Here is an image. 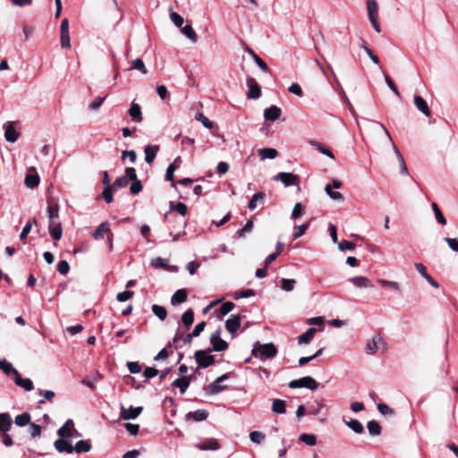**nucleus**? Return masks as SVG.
Returning <instances> with one entry per match:
<instances>
[{
  "instance_id": "f257e3e1",
  "label": "nucleus",
  "mask_w": 458,
  "mask_h": 458,
  "mask_svg": "<svg viewBox=\"0 0 458 458\" xmlns=\"http://www.w3.org/2000/svg\"><path fill=\"white\" fill-rule=\"evenodd\" d=\"M47 216H48V231L50 235L56 241L60 240L63 235L62 225L59 222V206L57 203L52 204L47 202Z\"/></svg>"
},
{
  "instance_id": "f03ea898",
  "label": "nucleus",
  "mask_w": 458,
  "mask_h": 458,
  "mask_svg": "<svg viewBox=\"0 0 458 458\" xmlns=\"http://www.w3.org/2000/svg\"><path fill=\"white\" fill-rule=\"evenodd\" d=\"M252 356L259 358L260 360L265 361L268 359H273L277 354V348L272 343L260 344L257 342L254 344L252 351Z\"/></svg>"
},
{
  "instance_id": "7ed1b4c3",
  "label": "nucleus",
  "mask_w": 458,
  "mask_h": 458,
  "mask_svg": "<svg viewBox=\"0 0 458 458\" xmlns=\"http://www.w3.org/2000/svg\"><path fill=\"white\" fill-rule=\"evenodd\" d=\"M211 349L198 350L194 353L195 360L199 368L206 369L215 362V358L210 354Z\"/></svg>"
},
{
  "instance_id": "20e7f679",
  "label": "nucleus",
  "mask_w": 458,
  "mask_h": 458,
  "mask_svg": "<svg viewBox=\"0 0 458 458\" xmlns=\"http://www.w3.org/2000/svg\"><path fill=\"white\" fill-rule=\"evenodd\" d=\"M318 383L312 377H310V376H306V377H303L299 379L292 380L289 383V387L293 388V389L304 387V388L314 391L318 388Z\"/></svg>"
},
{
  "instance_id": "39448f33",
  "label": "nucleus",
  "mask_w": 458,
  "mask_h": 458,
  "mask_svg": "<svg viewBox=\"0 0 458 458\" xmlns=\"http://www.w3.org/2000/svg\"><path fill=\"white\" fill-rule=\"evenodd\" d=\"M210 344H212L211 352H225L228 349L226 341L221 338L220 329L216 330L210 336Z\"/></svg>"
},
{
  "instance_id": "423d86ee",
  "label": "nucleus",
  "mask_w": 458,
  "mask_h": 458,
  "mask_svg": "<svg viewBox=\"0 0 458 458\" xmlns=\"http://www.w3.org/2000/svg\"><path fill=\"white\" fill-rule=\"evenodd\" d=\"M273 179L275 181H280L285 187L295 185L299 181V177L297 174L285 172H281L277 174L276 175L274 176Z\"/></svg>"
},
{
  "instance_id": "0eeeda50",
  "label": "nucleus",
  "mask_w": 458,
  "mask_h": 458,
  "mask_svg": "<svg viewBox=\"0 0 458 458\" xmlns=\"http://www.w3.org/2000/svg\"><path fill=\"white\" fill-rule=\"evenodd\" d=\"M142 411V407H133L131 405L126 409L123 405H121L120 418L124 420H130L136 419Z\"/></svg>"
},
{
  "instance_id": "6e6552de",
  "label": "nucleus",
  "mask_w": 458,
  "mask_h": 458,
  "mask_svg": "<svg viewBox=\"0 0 458 458\" xmlns=\"http://www.w3.org/2000/svg\"><path fill=\"white\" fill-rule=\"evenodd\" d=\"M246 84L249 88V90L247 92V97L249 98H252V99L259 98L261 95V89L259 86L256 80L252 77H248L246 79Z\"/></svg>"
},
{
  "instance_id": "1a4fd4ad",
  "label": "nucleus",
  "mask_w": 458,
  "mask_h": 458,
  "mask_svg": "<svg viewBox=\"0 0 458 458\" xmlns=\"http://www.w3.org/2000/svg\"><path fill=\"white\" fill-rule=\"evenodd\" d=\"M241 327V317L240 315H232L225 321V328L232 335L233 337L235 336L236 332Z\"/></svg>"
},
{
  "instance_id": "9d476101",
  "label": "nucleus",
  "mask_w": 458,
  "mask_h": 458,
  "mask_svg": "<svg viewBox=\"0 0 458 458\" xmlns=\"http://www.w3.org/2000/svg\"><path fill=\"white\" fill-rule=\"evenodd\" d=\"M195 447L201 451H216L220 448V445L215 438H206L204 441L195 444Z\"/></svg>"
},
{
  "instance_id": "9b49d317",
  "label": "nucleus",
  "mask_w": 458,
  "mask_h": 458,
  "mask_svg": "<svg viewBox=\"0 0 458 458\" xmlns=\"http://www.w3.org/2000/svg\"><path fill=\"white\" fill-rule=\"evenodd\" d=\"M4 138L6 141L13 143L18 140L20 133L13 127V123L7 122L6 123H4Z\"/></svg>"
},
{
  "instance_id": "f8f14e48",
  "label": "nucleus",
  "mask_w": 458,
  "mask_h": 458,
  "mask_svg": "<svg viewBox=\"0 0 458 458\" xmlns=\"http://www.w3.org/2000/svg\"><path fill=\"white\" fill-rule=\"evenodd\" d=\"M54 445L59 453L72 454L73 452V446L68 438L60 437L55 441Z\"/></svg>"
},
{
  "instance_id": "ddd939ff",
  "label": "nucleus",
  "mask_w": 458,
  "mask_h": 458,
  "mask_svg": "<svg viewBox=\"0 0 458 458\" xmlns=\"http://www.w3.org/2000/svg\"><path fill=\"white\" fill-rule=\"evenodd\" d=\"M380 344H385L382 336L379 334H375L372 339L369 340L366 344V352L368 354H374Z\"/></svg>"
},
{
  "instance_id": "4468645a",
  "label": "nucleus",
  "mask_w": 458,
  "mask_h": 458,
  "mask_svg": "<svg viewBox=\"0 0 458 458\" xmlns=\"http://www.w3.org/2000/svg\"><path fill=\"white\" fill-rule=\"evenodd\" d=\"M72 429H74V423L72 420L68 419L65 423L57 430V435L62 438H70L72 437Z\"/></svg>"
},
{
  "instance_id": "2eb2a0df",
  "label": "nucleus",
  "mask_w": 458,
  "mask_h": 458,
  "mask_svg": "<svg viewBox=\"0 0 458 458\" xmlns=\"http://www.w3.org/2000/svg\"><path fill=\"white\" fill-rule=\"evenodd\" d=\"M192 377H193V376L191 375V376H182L179 378H176L172 383V386L178 387L180 389L181 394H184L186 392V390L188 389Z\"/></svg>"
},
{
  "instance_id": "dca6fc26",
  "label": "nucleus",
  "mask_w": 458,
  "mask_h": 458,
  "mask_svg": "<svg viewBox=\"0 0 458 458\" xmlns=\"http://www.w3.org/2000/svg\"><path fill=\"white\" fill-rule=\"evenodd\" d=\"M414 105L416 106L418 110L420 111L424 115H426L427 117L431 116V111L428 106V103L422 97L415 95Z\"/></svg>"
},
{
  "instance_id": "f3484780",
  "label": "nucleus",
  "mask_w": 458,
  "mask_h": 458,
  "mask_svg": "<svg viewBox=\"0 0 458 458\" xmlns=\"http://www.w3.org/2000/svg\"><path fill=\"white\" fill-rule=\"evenodd\" d=\"M109 233H112L110 229V224L109 222L105 221L96 228V230L92 233V237L95 240H99L102 239L105 234L108 235Z\"/></svg>"
},
{
  "instance_id": "a211bd4d",
  "label": "nucleus",
  "mask_w": 458,
  "mask_h": 458,
  "mask_svg": "<svg viewBox=\"0 0 458 458\" xmlns=\"http://www.w3.org/2000/svg\"><path fill=\"white\" fill-rule=\"evenodd\" d=\"M13 420L7 412L0 413V433H8L12 428Z\"/></svg>"
},
{
  "instance_id": "6ab92c4d",
  "label": "nucleus",
  "mask_w": 458,
  "mask_h": 458,
  "mask_svg": "<svg viewBox=\"0 0 458 458\" xmlns=\"http://www.w3.org/2000/svg\"><path fill=\"white\" fill-rule=\"evenodd\" d=\"M281 114H282V111L278 106H271L270 107L265 109L264 118L267 121L274 122L280 117Z\"/></svg>"
},
{
  "instance_id": "aec40b11",
  "label": "nucleus",
  "mask_w": 458,
  "mask_h": 458,
  "mask_svg": "<svg viewBox=\"0 0 458 458\" xmlns=\"http://www.w3.org/2000/svg\"><path fill=\"white\" fill-rule=\"evenodd\" d=\"M129 115L131 117V119L136 123H141L142 122V113L140 106L135 102H132L131 105V107L128 111Z\"/></svg>"
},
{
  "instance_id": "412c9836",
  "label": "nucleus",
  "mask_w": 458,
  "mask_h": 458,
  "mask_svg": "<svg viewBox=\"0 0 458 458\" xmlns=\"http://www.w3.org/2000/svg\"><path fill=\"white\" fill-rule=\"evenodd\" d=\"M349 282L352 283L358 288H369L372 287L370 280L362 276L350 277Z\"/></svg>"
},
{
  "instance_id": "4be33fe9",
  "label": "nucleus",
  "mask_w": 458,
  "mask_h": 458,
  "mask_svg": "<svg viewBox=\"0 0 458 458\" xmlns=\"http://www.w3.org/2000/svg\"><path fill=\"white\" fill-rule=\"evenodd\" d=\"M159 150L158 145H148L144 148L145 161L148 164H151L156 158L157 153Z\"/></svg>"
},
{
  "instance_id": "5701e85b",
  "label": "nucleus",
  "mask_w": 458,
  "mask_h": 458,
  "mask_svg": "<svg viewBox=\"0 0 458 458\" xmlns=\"http://www.w3.org/2000/svg\"><path fill=\"white\" fill-rule=\"evenodd\" d=\"M16 386L23 388L26 391H31L34 389L33 382L30 378H22L18 372L14 378Z\"/></svg>"
},
{
  "instance_id": "b1692460",
  "label": "nucleus",
  "mask_w": 458,
  "mask_h": 458,
  "mask_svg": "<svg viewBox=\"0 0 458 458\" xmlns=\"http://www.w3.org/2000/svg\"><path fill=\"white\" fill-rule=\"evenodd\" d=\"M317 332L315 327L308 328L302 335L298 336V344H309L311 340L314 338V335Z\"/></svg>"
},
{
  "instance_id": "393cba45",
  "label": "nucleus",
  "mask_w": 458,
  "mask_h": 458,
  "mask_svg": "<svg viewBox=\"0 0 458 458\" xmlns=\"http://www.w3.org/2000/svg\"><path fill=\"white\" fill-rule=\"evenodd\" d=\"M186 417L188 419H192L195 421H203L208 417V411L207 410L199 409L187 413Z\"/></svg>"
},
{
  "instance_id": "a878e982",
  "label": "nucleus",
  "mask_w": 458,
  "mask_h": 458,
  "mask_svg": "<svg viewBox=\"0 0 458 458\" xmlns=\"http://www.w3.org/2000/svg\"><path fill=\"white\" fill-rule=\"evenodd\" d=\"M310 146L314 147L318 152H320L321 154L334 159L335 158V156L333 154V152L327 148L322 143L317 141V140H309L308 142Z\"/></svg>"
},
{
  "instance_id": "bb28decb",
  "label": "nucleus",
  "mask_w": 458,
  "mask_h": 458,
  "mask_svg": "<svg viewBox=\"0 0 458 458\" xmlns=\"http://www.w3.org/2000/svg\"><path fill=\"white\" fill-rule=\"evenodd\" d=\"M0 369L8 376L11 374L16 376L19 372L15 368H13V364L5 359L0 360Z\"/></svg>"
},
{
  "instance_id": "cd10ccee",
  "label": "nucleus",
  "mask_w": 458,
  "mask_h": 458,
  "mask_svg": "<svg viewBox=\"0 0 458 458\" xmlns=\"http://www.w3.org/2000/svg\"><path fill=\"white\" fill-rule=\"evenodd\" d=\"M187 299V291L185 289L177 290L171 298L173 305L182 303Z\"/></svg>"
},
{
  "instance_id": "c85d7f7f",
  "label": "nucleus",
  "mask_w": 458,
  "mask_h": 458,
  "mask_svg": "<svg viewBox=\"0 0 458 458\" xmlns=\"http://www.w3.org/2000/svg\"><path fill=\"white\" fill-rule=\"evenodd\" d=\"M91 444L89 440H80L73 446V451L77 454L87 453L90 451Z\"/></svg>"
},
{
  "instance_id": "c756f323",
  "label": "nucleus",
  "mask_w": 458,
  "mask_h": 458,
  "mask_svg": "<svg viewBox=\"0 0 458 458\" xmlns=\"http://www.w3.org/2000/svg\"><path fill=\"white\" fill-rule=\"evenodd\" d=\"M367 9L369 21H371V18H377L378 13V5L376 0H368Z\"/></svg>"
},
{
  "instance_id": "7c9ffc66",
  "label": "nucleus",
  "mask_w": 458,
  "mask_h": 458,
  "mask_svg": "<svg viewBox=\"0 0 458 458\" xmlns=\"http://www.w3.org/2000/svg\"><path fill=\"white\" fill-rule=\"evenodd\" d=\"M431 208L437 223L440 224L441 225H445L447 223L446 218L445 217L437 204L436 202H432Z\"/></svg>"
},
{
  "instance_id": "2f4dec72",
  "label": "nucleus",
  "mask_w": 458,
  "mask_h": 458,
  "mask_svg": "<svg viewBox=\"0 0 458 458\" xmlns=\"http://www.w3.org/2000/svg\"><path fill=\"white\" fill-rule=\"evenodd\" d=\"M367 428L369 433L373 437L379 436L381 434L382 428L377 420H372L368 421Z\"/></svg>"
},
{
  "instance_id": "473e14b6",
  "label": "nucleus",
  "mask_w": 458,
  "mask_h": 458,
  "mask_svg": "<svg viewBox=\"0 0 458 458\" xmlns=\"http://www.w3.org/2000/svg\"><path fill=\"white\" fill-rule=\"evenodd\" d=\"M182 33L187 37L191 42L196 43L198 40V36L192 27L189 24L181 27Z\"/></svg>"
},
{
  "instance_id": "72a5a7b5",
  "label": "nucleus",
  "mask_w": 458,
  "mask_h": 458,
  "mask_svg": "<svg viewBox=\"0 0 458 458\" xmlns=\"http://www.w3.org/2000/svg\"><path fill=\"white\" fill-rule=\"evenodd\" d=\"M227 387H228L227 386L221 385L220 382H218L217 380H215L211 384L208 385L207 389L208 391V394H216L227 389Z\"/></svg>"
},
{
  "instance_id": "f704fd0d",
  "label": "nucleus",
  "mask_w": 458,
  "mask_h": 458,
  "mask_svg": "<svg viewBox=\"0 0 458 458\" xmlns=\"http://www.w3.org/2000/svg\"><path fill=\"white\" fill-rule=\"evenodd\" d=\"M272 411L278 414H284L286 411L285 402L280 399H273Z\"/></svg>"
},
{
  "instance_id": "c9c22d12",
  "label": "nucleus",
  "mask_w": 458,
  "mask_h": 458,
  "mask_svg": "<svg viewBox=\"0 0 458 458\" xmlns=\"http://www.w3.org/2000/svg\"><path fill=\"white\" fill-rule=\"evenodd\" d=\"M259 153L261 159H266V158L274 159L276 157V156L278 154L277 150L276 148H261V149H259Z\"/></svg>"
},
{
  "instance_id": "e433bc0d",
  "label": "nucleus",
  "mask_w": 458,
  "mask_h": 458,
  "mask_svg": "<svg viewBox=\"0 0 458 458\" xmlns=\"http://www.w3.org/2000/svg\"><path fill=\"white\" fill-rule=\"evenodd\" d=\"M264 199H265V194L263 192L259 191V192L254 193L249 202L248 208L250 210H254L257 208L258 201L262 202V201H264Z\"/></svg>"
},
{
  "instance_id": "4c0bfd02",
  "label": "nucleus",
  "mask_w": 458,
  "mask_h": 458,
  "mask_svg": "<svg viewBox=\"0 0 458 458\" xmlns=\"http://www.w3.org/2000/svg\"><path fill=\"white\" fill-rule=\"evenodd\" d=\"M346 425L356 434H361L364 432L363 425L356 419H352L346 422Z\"/></svg>"
},
{
  "instance_id": "58836bf2",
  "label": "nucleus",
  "mask_w": 458,
  "mask_h": 458,
  "mask_svg": "<svg viewBox=\"0 0 458 458\" xmlns=\"http://www.w3.org/2000/svg\"><path fill=\"white\" fill-rule=\"evenodd\" d=\"M24 182L28 188L33 189L38 185L39 176L37 174H26Z\"/></svg>"
},
{
  "instance_id": "ea45409f",
  "label": "nucleus",
  "mask_w": 458,
  "mask_h": 458,
  "mask_svg": "<svg viewBox=\"0 0 458 458\" xmlns=\"http://www.w3.org/2000/svg\"><path fill=\"white\" fill-rule=\"evenodd\" d=\"M14 422L19 427H25L30 422V415L29 412H23L15 417Z\"/></svg>"
},
{
  "instance_id": "a19ab883",
  "label": "nucleus",
  "mask_w": 458,
  "mask_h": 458,
  "mask_svg": "<svg viewBox=\"0 0 458 458\" xmlns=\"http://www.w3.org/2000/svg\"><path fill=\"white\" fill-rule=\"evenodd\" d=\"M332 189L333 188L331 187L330 184H327L325 187V191L332 199L337 200L340 202H344V195L339 191H334Z\"/></svg>"
},
{
  "instance_id": "79ce46f5",
  "label": "nucleus",
  "mask_w": 458,
  "mask_h": 458,
  "mask_svg": "<svg viewBox=\"0 0 458 458\" xmlns=\"http://www.w3.org/2000/svg\"><path fill=\"white\" fill-rule=\"evenodd\" d=\"M151 310L155 316H157L160 320H165L166 318L167 311L165 307L153 304Z\"/></svg>"
},
{
  "instance_id": "37998d69",
  "label": "nucleus",
  "mask_w": 458,
  "mask_h": 458,
  "mask_svg": "<svg viewBox=\"0 0 458 458\" xmlns=\"http://www.w3.org/2000/svg\"><path fill=\"white\" fill-rule=\"evenodd\" d=\"M299 440L310 446L317 445V437L314 434L303 433L299 437Z\"/></svg>"
},
{
  "instance_id": "c03bdc74",
  "label": "nucleus",
  "mask_w": 458,
  "mask_h": 458,
  "mask_svg": "<svg viewBox=\"0 0 458 458\" xmlns=\"http://www.w3.org/2000/svg\"><path fill=\"white\" fill-rule=\"evenodd\" d=\"M377 283L383 287H389L397 292L402 291L401 286L397 282L379 278L377 279Z\"/></svg>"
},
{
  "instance_id": "a18cd8bd",
  "label": "nucleus",
  "mask_w": 458,
  "mask_h": 458,
  "mask_svg": "<svg viewBox=\"0 0 458 458\" xmlns=\"http://www.w3.org/2000/svg\"><path fill=\"white\" fill-rule=\"evenodd\" d=\"M182 321L186 327L192 325L194 321V311L192 309L187 310L182 316Z\"/></svg>"
},
{
  "instance_id": "49530a36",
  "label": "nucleus",
  "mask_w": 458,
  "mask_h": 458,
  "mask_svg": "<svg viewBox=\"0 0 458 458\" xmlns=\"http://www.w3.org/2000/svg\"><path fill=\"white\" fill-rule=\"evenodd\" d=\"M38 394L44 397V399L38 401V404H43L46 401H51L55 395V392L52 390L38 389Z\"/></svg>"
},
{
  "instance_id": "de8ad7c7",
  "label": "nucleus",
  "mask_w": 458,
  "mask_h": 458,
  "mask_svg": "<svg viewBox=\"0 0 458 458\" xmlns=\"http://www.w3.org/2000/svg\"><path fill=\"white\" fill-rule=\"evenodd\" d=\"M295 284L296 281L294 279L283 278L281 280V288L285 292L293 291Z\"/></svg>"
},
{
  "instance_id": "09e8293b",
  "label": "nucleus",
  "mask_w": 458,
  "mask_h": 458,
  "mask_svg": "<svg viewBox=\"0 0 458 458\" xmlns=\"http://www.w3.org/2000/svg\"><path fill=\"white\" fill-rule=\"evenodd\" d=\"M250 439L255 444H262L265 440V434L260 431H252L250 433Z\"/></svg>"
},
{
  "instance_id": "8fccbe9b",
  "label": "nucleus",
  "mask_w": 458,
  "mask_h": 458,
  "mask_svg": "<svg viewBox=\"0 0 458 458\" xmlns=\"http://www.w3.org/2000/svg\"><path fill=\"white\" fill-rule=\"evenodd\" d=\"M151 266L155 268H166L168 266V260L161 257H157L151 260Z\"/></svg>"
},
{
  "instance_id": "3c124183",
  "label": "nucleus",
  "mask_w": 458,
  "mask_h": 458,
  "mask_svg": "<svg viewBox=\"0 0 458 458\" xmlns=\"http://www.w3.org/2000/svg\"><path fill=\"white\" fill-rule=\"evenodd\" d=\"M128 184L129 181L124 176H121L115 179V181L112 184V187L114 191H117L118 189L126 187Z\"/></svg>"
},
{
  "instance_id": "603ef678",
  "label": "nucleus",
  "mask_w": 458,
  "mask_h": 458,
  "mask_svg": "<svg viewBox=\"0 0 458 458\" xmlns=\"http://www.w3.org/2000/svg\"><path fill=\"white\" fill-rule=\"evenodd\" d=\"M253 228V222L252 220H248L247 223L245 224V225L239 229L236 233L238 234L239 237L241 238H244L245 237V233H250Z\"/></svg>"
},
{
  "instance_id": "864d4df0",
  "label": "nucleus",
  "mask_w": 458,
  "mask_h": 458,
  "mask_svg": "<svg viewBox=\"0 0 458 458\" xmlns=\"http://www.w3.org/2000/svg\"><path fill=\"white\" fill-rule=\"evenodd\" d=\"M170 20L178 28H181L183 24V18L179 13L173 11L170 13Z\"/></svg>"
},
{
  "instance_id": "5fc2aeb1",
  "label": "nucleus",
  "mask_w": 458,
  "mask_h": 458,
  "mask_svg": "<svg viewBox=\"0 0 458 458\" xmlns=\"http://www.w3.org/2000/svg\"><path fill=\"white\" fill-rule=\"evenodd\" d=\"M323 403L318 401H315L310 406L308 414L317 416L319 414L320 410L323 408Z\"/></svg>"
},
{
  "instance_id": "6e6d98bb",
  "label": "nucleus",
  "mask_w": 458,
  "mask_h": 458,
  "mask_svg": "<svg viewBox=\"0 0 458 458\" xmlns=\"http://www.w3.org/2000/svg\"><path fill=\"white\" fill-rule=\"evenodd\" d=\"M355 243L347 240H343L338 244V249L341 251L344 250H353L355 249Z\"/></svg>"
},
{
  "instance_id": "4d7b16f0",
  "label": "nucleus",
  "mask_w": 458,
  "mask_h": 458,
  "mask_svg": "<svg viewBox=\"0 0 458 458\" xmlns=\"http://www.w3.org/2000/svg\"><path fill=\"white\" fill-rule=\"evenodd\" d=\"M360 47L362 49H364V51L366 52V54L368 55V56L370 58V60L375 64H379V59L377 55H375L373 54V52L371 51V49L367 46V44L365 42L362 41V44L360 45Z\"/></svg>"
},
{
  "instance_id": "13d9d810",
  "label": "nucleus",
  "mask_w": 458,
  "mask_h": 458,
  "mask_svg": "<svg viewBox=\"0 0 458 458\" xmlns=\"http://www.w3.org/2000/svg\"><path fill=\"white\" fill-rule=\"evenodd\" d=\"M133 295H134L133 291H129V290L123 291L117 294L116 300L119 302H124V301H128L129 299H131Z\"/></svg>"
},
{
  "instance_id": "bf43d9fd",
  "label": "nucleus",
  "mask_w": 458,
  "mask_h": 458,
  "mask_svg": "<svg viewBox=\"0 0 458 458\" xmlns=\"http://www.w3.org/2000/svg\"><path fill=\"white\" fill-rule=\"evenodd\" d=\"M131 69L139 70L143 74L148 72L143 61L140 58L135 59L131 64Z\"/></svg>"
},
{
  "instance_id": "052dcab7",
  "label": "nucleus",
  "mask_w": 458,
  "mask_h": 458,
  "mask_svg": "<svg viewBox=\"0 0 458 458\" xmlns=\"http://www.w3.org/2000/svg\"><path fill=\"white\" fill-rule=\"evenodd\" d=\"M377 410L382 415H394V411L386 403H378Z\"/></svg>"
},
{
  "instance_id": "680f3d73",
  "label": "nucleus",
  "mask_w": 458,
  "mask_h": 458,
  "mask_svg": "<svg viewBox=\"0 0 458 458\" xmlns=\"http://www.w3.org/2000/svg\"><path fill=\"white\" fill-rule=\"evenodd\" d=\"M113 191L114 190L112 186L104 187L102 196L106 203H111L113 201Z\"/></svg>"
},
{
  "instance_id": "e2e57ef3",
  "label": "nucleus",
  "mask_w": 458,
  "mask_h": 458,
  "mask_svg": "<svg viewBox=\"0 0 458 458\" xmlns=\"http://www.w3.org/2000/svg\"><path fill=\"white\" fill-rule=\"evenodd\" d=\"M444 241L453 251L458 252V238L445 237Z\"/></svg>"
},
{
  "instance_id": "0e129e2a",
  "label": "nucleus",
  "mask_w": 458,
  "mask_h": 458,
  "mask_svg": "<svg viewBox=\"0 0 458 458\" xmlns=\"http://www.w3.org/2000/svg\"><path fill=\"white\" fill-rule=\"evenodd\" d=\"M142 191L141 182L137 179L132 181V183L130 187V192L133 195L140 193Z\"/></svg>"
},
{
  "instance_id": "69168bd1",
  "label": "nucleus",
  "mask_w": 458,
  "mask_h": 458,
  "mask_svg": "<svg viewBox=\"0 0 458 458\" xmlns=\"http://www.w3.org/2000/svg\"><path fill=\"white\" fill-rule=\"evenodd\" d=\"M196 119L199 121L203 126H205L208 129H211L214 125L213 122L210 121L207 116H205L203 114H198L196 116Z\"/></svg>"
},
{
  "instance_id": "338daca9",
  "label": "nucleus",
  "mask_w": 458,
  "mask_h": 458,
  "mask_svg": "<svg viewBox=\"0 0 458 458\" xmlns=\"http://www.w3.org/2000/svg\"><path fill=\"white\" fill-rule=\"evenodd\" d=\"M69 270H70V266H69V263L66 260L59 261V263L57 265V271L61 275H64V276L67 275Z\"/></svg>"
},
{
  "instance_id": "774afa93",
  "label": "nucleus",
  "mask_w": 458,
  "mask_h": 458,
  "mask_svg": "<svg viewBox=\"0 0 458 458\" xmlns=\"http://www.w3.org/2000/svg\"><path fill=\"white\" fill-rule=\"evenodd\" d=\"M29 432L32 437H38L41 434V427L35 423H30Z\"/></svg>"
}]
</instances>
